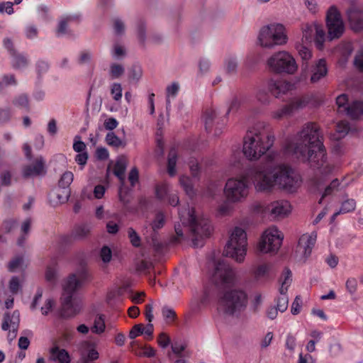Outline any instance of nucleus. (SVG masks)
Returning a JSON list of instances; mask_svg holds the SVG:
<instances>
[{"label":"nucleus","mask_w":363,"mask_h":363,"mask_svg":"<svg viewBox=\"0 0 363 363\" xmlns=\"http://www.w3.org/2000/svg\"><path fill=\"white\" fill-rule=\"evenodd\" d=\"M323 140L319 125L309 122L288 138L284 145L286 154L294 156L315 171V176L311 182L317 191L324 185L326 177L333 173L335 168L328 160Z\"/></svg>","instance_id":"nucleus-1"},{"label":"nucleus","mask_w":363,"mask_h":363,"mask_svg":"<svg viewBox=\"0 0 363 363\" xmlns=\"http://www.w3.org/2000/svg\"><path fill=\"white\" fill-rule=\"evenodd\" d=\"M252 177L257 191H270L277 185L288 192H294L300 186V177L287 165L255 166L247 172Z\"/></svg>","instance_id":"nucleus-2"},{"label":"nucleus","mask_w":363,"mask_h":363,"mask_svg":"<svg viewBox=\"0 0 363 363\" xmlns=\"http://www.w3.org/2000/svg\"><path fill=\"white\" fill-rule=\"evenodd\" d=\"M274 140L269 125L259 123L244 137L242 152L248 160H258L273 146Z\"/></svg>","instance_id":"nucleus-3"},{"label":"nucleus","mask_w":363,"mask_h":363,"mask_svg":"<svg viewBox=\"0 0 363 363\" xmlns=\"http://www.w3.org/2000/svg\"><path fill=\"white\" fill-rule=\"evenodd\" d=\"M84 274H70L63 284L62 295L61 315L63 318H71L78 314L81 310L80 301L75 298L77 290L81 286Z\"/></svg>","instance_id":"nucleus-4"},{"label":"nucleus","mask_w":363,"mask_h":363,"mask_svg":"<svg viewBox=\"0 0 363 363\" xmlns=\"http://www.w3.org/2000/svg\"><path fill=\"white\" fill-rule=\"evenodd\" d=\"M179 215L182 225H188L195 236L193 239L194 245L201 247L203 239L208 237L212 231L209 220L203 216H196L194 209L189 207L179 209Z\"/></svg>","instance_id":"nucleus-5"},{"label":"nucleus","mask_w":363,"mask_h":363,"mask_svg":"<svg viewBox=\"0 0 363 363\" xmlns=\"http://www.w3.org/2000/svg\"><path fill=\"white\" fill-rule=\"evenodd\" d=\"M248 298L245 291L231 289L219 298L218 310L228 315H238L246 308Z\"/></svg>","instance_id":"nucleus-6"},{"label":"nucleus","mask_w":363,"mask_h":363,"mask_svg":"<svg viewBox=\"0 0 363 363\" xmlns=\"http://www.w3.org/2000/svg\"><path fill=\"white\" fill-rule=\"evenodd\" d=\"M246 252L247 234L242 228L235 227L225 246L223 255L232 257L238 262H242L245 259Z\"/></svg>","instance_id":"nucleus-7"},{"label":"nucleus","mask_w":363,"mask_h":363,"mask_svg":"<svg viewBox=\"0 0 363 363\" xmlns=\"http://www.w3.org/2000/svg\"><path fill=\"white\" fill-rule=\"evenodd\" d=\"M258 40L260 45L265 48L286 44L287 36L284 26L281 23H272L263 26L259 30Z\"/></svg>","instance_id":"nucleus-8"},{"label":"nucleus","mask_w":363,"mask_h":363,"mask_svg":"<svg viewBox=\"0 0 363 363\" xmlns=\"http://www.w3.org/2000/svg\"><path fill=\"white\" fill-rule=\"evenodd\" d=\"M250 169L247 170L243 179L231 178L227 181L224 188L227 202L240 203L247 198L249 194V188L245 179H250L253 181L252 177L247 176Z\"/></svg>","instance_id":"nucleus-9"},{"label":"nucleus","mask_w":363,"mask_h":363,"mask_svg":"<svg viewBox=\"0 0 363 363\" xmlns=\"http://www.w3.org/2000/svg\"><path fill=\"white\" fill-rule=\"evenodd\" d=\"M269 68L277 73L294 74L297 70L294 58L287 52H278L267 61Z\"/></svg>","instance_id":"nucleus-10"},{"label":"nucleus","mask_w":363,"mask_h":363,"mask_svg":"<svg viewBox=\"0 0 363 363\" xmlns=\"http://www.w3.org/2000/svg\"><path fill=\"white\" fill-rule=\"evenodd\" d=\"M283 238V234L277 228H269L264 232L257 245V249L263 253L277 252L281 245Z\"/></svg>","instance_id":"nucleus-11"},{"label":"nucleus","mask_w":363,"mask_h":363,"mask_svg":"<svg viewBox=\"0 0 363 363\" xmlns=\"http://www.w3.org/2000/svg\"><path fill=\"white\" fill-rule=\"evenodd\" d=\"M326 26L330 40L340 38L345 32L344 22L335 6H331L326 13Z\"/></svg>","instance_id":"nucleus-12"},{"label":"nucleus","mask_w":363,"mask_h":363,"mask_svg":"<svg viewBox=\"0 0 363 363\" xmlns=\"http://www.w3.org/2000/svg\"><path fill=\"white\" fill-rule=\"evenodd\" d=\"M235 273L231 267L223 261H218L212 275V281L218 287H226L234 284Z\"/></svg>","instance_id":"nucleus-13"},{"label":"nucleus","mask_w":363,"mask_h":363,"mask_svg":"<svg viewBox=\"0 0 363 363\" xmlns=\"http://www.w3.org/2000/svg\"><path fill=\"white\" fill-rule=\"evenodd\" d=\"M291 272L289 269H286L284 273V280L281 281L279 288L280 296L277 298L275 306L281 313L286 311L288 308L289 298L286 292L291 282Z\"/></svg>","instance_id":"nucleus-14"},{"label":"nucleus","mask_w":363,"mask_h":363,"mask_svg":"<svg viewBox=\"0 0 363 363\" xmlns=\"http://www.w3.org/2000/svg\"><path fill=\"white\" fill-rule=\"evenodd\" d=\"M316 239L317 233L315 231L311 234H303L300 237L296 251L302 254L305 260L311 255Z\"/></svg>","instance_id":"nucleus-15"},{"label":"nucleus","mask_w":363,"mask_h":363,"mask_svg":"<svg viewBox=\"0 0 363 363\" xmlns=\"http://www.w3.org/2000/svg\"><path fill=\"white\" fill-rule=\"evenodd\" d=\"M205 128L208 132H211L213 128L216 130L215 135H218L220 133V130L224 126L225 122L223 119L218 117L217 111L213 109L207 110L204 114Z\"/></svg>","instance_id":"nucleus-16"},{"label":"nucleus","mask_w":363,"mask_h":363,"mask_svg":"<svg viewBox=\"0 0 363 363\" xmlns=\"http://www.w3.org/2000/svg\"><path fill=\"white\" fill-rule=\"evenodd\" d=\"M346 13L351 29L355 32L363 30V10L352 6Z\"/></svg>","instance_id":"nucleus-17"},{"label":"nucleus","mask_w":363,"mask_h":363,"mask_svg":"<svg viewBox=\"0 0 363 363\" xmlns=\"http://www.w3.org/2000/svg\"><path fill=\"white\" fill-rule=\"evenodd\" d=\"M46 173L45 162L42 156L38 157L33 164L25 166L22 172L24 178L45 176Z\"/></svg>","instance_id":"nucleus-18"},{"label":"nucleus","mask_w":363,"mask_h":363,"mask_svg":"<svg viewBox=\"0 0 363 363\" xmlns=\"http://www.w3.org/2000/svg\"><path fill=\"white\" fill-rule=\"evenodd\" d=\"M305 106V101L301 99H296L291 101L281 108L274 111L272 113V117L276 120H281V118L291 116L295 111L302 108Z\"/></svg>","instance_id":"nucleus-19"},{"label":"nucleus","mask_w":363,"mask_h":363,"mask_svg":"<svg viewBox=\"0 0 363 363\" xmlns=\"http://www.w3.org/2000/svg\"><path fill=\"white\" fill-rule=\"evenodd\" d=\"M268 211L273 218L280 219L290 213L291 205L285 200L276 201L269 205Z\"/></svg>","instance_id":"nucleus-20"},{"label":"nucleus","mask_w":363,"mask_h":363,"mask_svg":"<svg viewBox=\"0 0 363 363\" xmlns=\"http://www.w3.org/2000/svg\"><path fill=\"white\" fill-rule=\"evenodd\" d=\"M292 84L284 80L269 79L267 82V89L276 98H279L283 94H286L291 89Z\"/></svg>","instance_id":"nucleus-21"},{"label":"nucleus","mask_w":363,"mask_h":363,"mask_svg":"<svg viewBox=\"0 0 363 363\" xmlns=\"http://www.w3.org/2000/svg\"><path fill=\"white\" fill-rule=\"evenodd\" d=\"M328 74L326 61L324 59L318 60L311 68L310 82L315 84L325 78Z\"/></svg>","instance_id":"nucleus-22"},{"label":"nucleus","mask_w":363,"mask_h":363,"mask_svg":"<svg viewBox=\"0 0 363 363\" xmlns=\"http://www.w3.org/2000/svg\"><path fill=\"white\" fill-rule=\"evenodd\" d=\"M50 360L57 363H71V357L65 349L55 345L49 350Z\"/></svg>","instance_id":"nucleus-23"},{"label":"nucleus","mask_w":363,"mask_h":363,"mask_svg":"<svg viewBox=\"0 0 363 363\" xmlns=\"http://www.w3.org/2000/svg\"><path fill=\"white\" fill-rule=\"evenodd\" d=\"M20 323V315L18 311H14L12 314L6 313L4 317V321L1 325V329L3 330H9V329L13 328L16 330L18 328Z\"/></svg>","instance_id":"nucleus-24"},{"label":"nucleus","mask_w":363,"mask_h":363,"mask_svg":"<svg viewBox=\"0 0 363 363\" xmlns=\"http://www.w3.org/2000/svg\"><path fill=\"white\" fill-rule=\"evenodd\" d=\"M347 114L352 119L363 118V102L354 101L345 108Z\"/></svg>","instance_id":"nucleus-25"},{"label":"nucleus","mask_w":363,"mask_h":363,"mask_svg":"<svg viewBox=\"0 0 363 363\" xmlns=\"http://www.w3.org/2000/svg\"><path fill=\"white\" fill-rule=\"evenodd\" d=\"M128 165L127 160L125 157H119L116 160L114 169L113 174L118 178L122 185H124L125 183V172L126 170Z\"/></svg>","instance_id":"nucleus-26"},{"label":"nucleus","mask_w":363,"mask_h":363,"mask_svg":"<svg viewBox=\"0 0 363 363\" xmlns=\"http://www.w3.org/2000/svg\"><path fill=\"white\" fill-rule=\"evenodd\" d=\"M12 57V67L16 69L25 68L28 65V60L26 56L22 54L15 52L11 55Z\"/></svg>","instance_id":"nucleus-27"},{"label":"nucleus","mask_w":363,"mask_h":363,"mask_svg":"<svg viewBox=\"0 0 363 363\" xmlns=\"http://www.w3.org/2000/svg\"><path fill=\"white\" fill-rule=\"evenodd\" d=\"M177 160V154L175 149H171L168 155L167 172L171 177L176 175V164Z\"/></svg>","instance_id":"nucleus-28"},{"label":"nucleus","mask_w":363,"mask_h":363,"mask_svg":"<svg viewBox=\"0 0 363 363\" xmlns=\"http://www.w3.org/2000/svg\"><path fill=\"white\" fill-rule=\"evenodd\" d=\"M314 28H315V43L318 49L322 50L324 45V41L325 38V33L323 27L318 25L317 23L314 22Z\"/></svg>","instance_id":"nucleus-29"},{"label":"nucleus","mask_w":363,"mask_h":363,"mask_svg":"<svg viewBox=\"0 0 363 363\" xmlns=\"http://www.w3.org/2000/svg\"><path fill=\"white\" fill-rule=\"evenodd\" d=\"M302 31V41L303 42H311L315 28L314 23H302L301 27Z\"/></svg>","instance_id":"nucleus-30"},{"label":"nucleus","mask_w":363,"mask_h":363,"mask_svg":"<svg viewBox=\"0 0 363 363\" xmlns=\"http://www.w3.org/2000/svg\"><path fill=\"white\" fill-rule=\"evenodd\" d=\"M179 182L186 194L189 197H193L195 194V191L194 190L191 179L188 177L182 176L179 179Z\"/></svg>","instance_id":"nucleus-31"},{"label":"nucleus","mask_w":363,"mask_h":363,"mask_svg":"<svg viewBox=\"0 0 363 363\" xmlns=\"http://www.w3.org/2000/svg\"><path fill=\"white\" fill-rule=\"evenodd\" d=\"M73 179L74 174L72 172L67 171L64 172L58 182V187L60 189H69Z\"/></svg>","instance_id":"nucleus-32"},{"label":"nucleus","mask_w":363,"mask_h":363,"mask_svg":"<svg viewBox=\"0 0 363 363\" xmlns=\"http://www.w3.org/2000/svg\"><path fill=\"white\" fill-rule=\"evenodd\" d=\"M357 203L354 199H347L341 203L339 213L342 214L353 212L356 208Z\"/></svg>","instance_id":"nucleus-33"},{"label":"nucleus","mask_w":363,"mask_h":363,"mask_svg":"<svg viewBox=\"0 0 363 363\" xmlns=\"http://www.w3.org/2000/svg\"><path fill=\"white\" fill-rule=\"evenodd\" d=\"M105 321L103 315L97 316L94 322L93 326L91 328V330L93 333L101 334L105 330Z\"/></svg>","instance_id":"nucleus-34"},{"label":"nucleus","mask_w":363,"mask_h":363,"mask_svg":"<svg viewBox=\"0 0 363 363\" xmlns=\"http://www.w3.org/2000/svg\"><path fill=\"white\" fill-rule=\"evenodd\" d=\"M9 289L10 292L13 294H17L22 289V281L17 276H13L11 278L9 282Z\"/></svg>","instance_id":"nucleus-35"},{"label":"nucleus","mask_w":363,"mask_h":363,"mask_svg":"<svg viewBox=\"0 0 363 363\" xmlns=\"http://www.w3.org/2000/svg\"><path fill=\"white\" fill-rule=\"evenodd\" d=\"M340 183L337 179H333L329 185L325 186L324 189V191L322 194L321 199L319 201V203H321L322 200L325 196L331 195L335 191H337L338 189V187L340 186Z\"/></svg>","instance_id":"nucleus-36"},{"label":"nucleus","mask_w":363,"mask_h":363,"mask_svg":"<svg viewBox=\"0 0 363 363\" xmlns=\"http://www.w3.org/2000/svg\"><path fill=\"white\" fill-rule=\"evenodd\" d=\"M23 263L24 259L23 256H17L9 262L8 270L11 272H14L17 269H22Z\"/></svg>","instance_id":"nucleus-37"},{"label":"nucleus","mask_w":363,"mask_h":363,"mask_svg":"<svg viewBox=\"0 0 363 363\" xmlns=\"http://www.w3.org/2000/svg\"><path fill=\"white\" fill-rule=\"evenodd\" d=\"M99 357V352L95 349H91L87 354H82L80 361L81 363H92L93 361L98 359Z\"/></svg>","instance_id":"nucleus-38"},{"label":"nucleus","mask_w":363,"mask_h":363,"mask_svg":"<svg viewBox=\"0 0 363 363\" xmlns=\"http://www.w3.org/2000/svg\"><path fill=\"white\" fill-rule=\"evenodd\" d=\"M56 198L60 203H64L67 202L70 196L71 191L70 189H60L58 187V189L55 193Z\"/></svg>","instance_id":"nucleus-39"},{"label":"nucleus","mask_w":363,"mask_h":363,"mask_svg":"<svg viewBox=\"0 0 363 363\" xmlns=\"http://www.w3.org/2000/svg\"><path fill=\"white\" fill-rule=\"evenodd\" d=\"M165 223L164 215L162 212H158L155 219L152 220L151 223L152 228L154 232H156L157 230L162 228Z\"/></svg>","instance_id":"nucleus-40"},{"label":"nucleus","mask_w":363,"mask_h":363,"mask_svg":"<svg viewBox=\"0 0 363 363\" xmlns=\"http://www.w3.org/2000/svg\"><path fill=\"white\" fill-rule=\"evenodd\" d=\"M179 84L177 82H173L171 85L167 86L166 89V93H167V106L170 105V97H175L179 91Z\"/></svg>","instance_id":"nucleus-41"},{"label":"nucleus","mask_w":363,"mask_h":363,"mask_svg":"<svg viewBox=\"0 0 363 363\" xmlns=\"http://www.w3.org/2000/svg\"><path fill=\"white\" fill-rule=\"evenodd\" d=\"M256 98L259 102L262 104L267 105L270 102V96L269 90L264 88L259 89L256 94Z\"/></svg>","instance_id":"nucleus-42"},{"label":"nucleus","mask_w":363,"mask_h":363,"mask_svg":"<svg viewBox=\"0 0 363 363\" xmlns=\"http://www.w3.org/2000/svg\"><path fill=\"white\" fill-rule=\"evenodd\" d=\"M106 143L115 147H118L122 145V140L113 133L109 132L106 135Z\"/></svg>","instance_id":"nucleus-43"},{"label":"nucleus","mask_w":363,"mask_h":363,"mask_svg":"<svg viewBox=\"0 0 363 363\" xmlns=\"http://www.w3.org/2000/svg\"><path fill=\"white\" fill-rule=\"evenodd\" d=\"M13 105L20 108H25L26 111L29 110V103L28 96L25 94H21L16 97L13 101Z\"/></svg>","instance_id":"nucleus-44"},{"label":"nucleus","mask_w":363,"mask_h":363,"mask_svg":"<svg viewBox=\"0 0 363 363\" xmlns=\"http://www.w3.org/2000/svg\"><path fill=\"white\" fill-rule=\"evenodd\" d=\"M74 19L72 16H67L65 19L62 20L58 25V28L57 29V35L58 37L62 36L67 33V24L69 22L72 21Z\"/></svg>","instance_id":"nucleus-45"},{"label":"nucleus","mask_w":363,"mask_h":363,"mask_svg":"<svg viewBox=\"0 0 363 363\" xmlns=\"http://www.w3.org/2000/svg\"><path fill=\"white\" fill-rule=\"evenodd\" d=\"M90 231V228L86 225H80L75 228L74 234V237L78 239H82L86 236Z\"/></svg>","instance_id":"nucleus-46"},{"label":"nucleus","mask_w":363,"mask_h":363,"mask_svg":"<svg viewBox=\"0 0 363 363\" xmlns=\"http://www.w3.org/2000/svg\"><path fill=\"white\" fill-rule=\"evenodd\" d=\"M143 75V70L139 65H133L129 71V78L131 80L138 82Z\"/></svg>","instance_id":"nucleus-47"},{"label":"nucleus","mask_w":363,"mask_h":363,"mask_svg":"<svg viewBox=\"0 0 363 363\" xmlns=\"http://www.w3.org/2000/svg\"><path fill=\"white\" fill-rule=\"evenodd\" d=\"M169 191V187L167 184H159L156 186V197L160 200L163 199Z\"/></svg>","instance_id":"nucleus-48"},{"label":"nucleus","mask_w":363,"mask_h":363,"mask_svg":"<svg viewBox=\"0 0 363 363\" xmlns=\"http://www.w3.org/2000/svg\"><path fill=\"white\" fill-rule=\"evenodd\" d=\"M129 189L124 187V185L121 184V186L118 191V198L121 202L124 205H127L130 203V200L129 198Z\"/></svg>","instance_id":"nucleus-49"},{"label":"nucleus","mask_w":363,"mask_h":363,"mask_svg":"<svg viewBox=\"0 0 363 363\" xmlns=\"http://www.w3.org/2000/svg\"><path fill=\"white\" fill-rule=\"evenodd\" d=\"M296 48L303 60L306 61L311 57V52L306 46L298 44L296 45Z\"/></svg>","instance_id":"nucleus-50"},{"label":"nucleus","mask_w":363,"mask_h":363,"mask_svg":"<svg viewBox=\"0 0 363 363\" xmlns=\"http://www.w3.org/2000/svg\"><path fill=\"white\" fill-rule=\"evenodd\" d=\"M128 234L131 244L134 247H139L140 245V238L137 232L133 228H129L128 229Z\"/></svg>","instance_id":"nucleus-51"},{"label":"nucleus","mask_w":363,"mask_h":363,"mask_svg":"<svg viewBox=\"0 0 363 363\" xmlns=\"http://www.w3.org/2000/svg\"><path fill=\"white\" fill-rule=\"evenodd\" d=\"M35 67L38 74L39 77H40L42 74L46 73L48 71L50 65L48 62L45 60H39L37 61Z\"/></svg>","instance_id":"nucleus-52"},{"label":"nucleus","mask_w":363,"mask_h":363,"mask_svg":"<svg viewBox=\"0 0 363 363\" xmlns=\"http://www.w3.org/2000/svg\"><path fill=\"white\" fill-rule=\"evenodd\" d=\"M111 94L115 101H120L122 98L121 84L119 83H113L111 86Z\"/></svg>","instance_id":"nucleus-53"},{"label":"nucleus","mask_w":363,"mask_h":363,"mask_svg":"<svg viewBox=\"0 0 363 363\" xmlns=\"http://www.w3.org/2000/svg\"><path fill=\"white\" fill-rule=\"evenodd\" d=\"M347 291L350 294H354L357 290V280L354 277H350L347 279L345 283Z\"/></svg>","instance_id":"nucleus-54"},{"label":"nucleus","mask_w":363,"mask_h":363,"mask_svg":"<svg viewBox=\"0 0 363 363\" xmlns=\"http://www.w3.org/2000/svg\"><path fill=\"white\" fill-rule=\"evenodd\" d=\"M124 72V68L122 65L118 64H112L110 67V74L112 79L118 78Z\"/></svg>","instance_id":"nucleus-55"},{"label":"nucleus","mask_w":363,"mask_h":363,"mask_svg":"<svg viewBox=\"0 0 363 363\" xmlns=\"http://www.w3.org/2000/svg\"><path fill=\"white\" fill-rule=\"evenodd\" d=\"M100 257L104 263L109 262L112 257L111 250L107 246H104L100 251Z\"/></svg>","instance_id":"nucleus-56"},{"label":"nucleus","mask_w":363,"mask_h":363,"mask_svg":"<svg viewBox=\"0 0 363 363\" xmlns=\"http://www.w3.org/2000/svg\"><path fill=\"white\" fill-rule=\"evenodd\" d=\"M137 33L139 41L144 45L146 39L145 26L143 22H139L137 26Z\"/></svg>","instance_id":"nucleus-57"},{"label":"nucleus","mask_w":363,"mask_h":363,"mask_svg":"<svg viewBox=\"0 0 363 363\" xmlns=\"http://www.w3.org/2000/svg\"><path fill=\"white\" fill-rule=\"evenodd\" d=\"M73 149L75 152L79 153L84 152L86 149V145L81 140V137L79 135H76L74 137Z\"/></svg>","instance_id":"nucleus-58"},{"label":"nucleus","mask_w":363,"mask_h":363,"mask_svg":"<svg viewBox=\"0 0 363 363\" xmlns=\"http://www.w3.org/2000/svg\"><path fill=\"white\" fill-rule=\"evenodd\" d=\"M143 334V324H137L135 325L129 333V337L132 340H134L137 337Z\"/></svg>","instance_id":"nucleus-59"},{"label":"nucleus","mask_w":363,"mask_h":363,"mask_svg":"<svg viewBox=\"0 0 363 363\" xmlns=\"http://www.w3.org/2000/svg\"><path fill=\"white\" fill-rule=\"evenodd\" d=\"M302 306V300L300 296H296L292 303L291 312L293 315H297L300 313Z\"/></svg>","instance_id":"nucleus-60"},{"label":"nucleus","mask_w":363,"mask_h":363,"mask_svg":"<svg viewBox=\"0 0 363 363\" xmlns=\"http://www.w3.org/2000/svg\"><path fill=\"white\" fill-rule=\"evenodd\" d=\"M296 345V339L291 334H288L286 339L285 346L286 348L291 353L294 352Z\"/></svg>","instance_id":"nucleus-61"},{"label":"nucleus","mask_w":363,"mask_h":363,"mask_svg":"<svg viewBox=\"0 0 363 363\" xmlns=\"http://www.w3.org/2000/svg\"><path fill=\"white\" fill-rule=\"evenodd\" d=\"M162 314L164 319L174 320L176 318L175 311L168 306H164L162 309Z\"/></svg>","instance_id":"nucleus-62"},{"label":"nucleus","mask_w":363,"mask_h":363,"mask_svg":"<svg viewBox=\"0 0 363 363\" xmlns=\"http://www.w3.org/2000/svg\"><path fill=\"white\" fill-rule=\"evenodd\" d=\"M350 130V125L347 121H340L337 124L336 131L340 136H345Z\"/></svg>","instance_id":"nucleus-63"},{"label":"nucleus","mask_w":363,"mask_h":363,"mask_svg":"<svg viewBox=\"0 0 363 363\" xmlns=\"http://www.w3.org/2000/svg\"><path fill=\"white\" fill-rule=\"evenodd\" d=\"M354 65L358 70L363 71V48L356 54Z\"/></svg>","instance_id":"nucleus-64"}]
</instances>
